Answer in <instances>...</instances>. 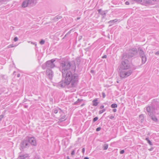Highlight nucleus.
<instances>
[{"label":"nucleus","instance_id":"obj_1","mask_svg":"<svg viewBox=\"0 0 159 159\" xmlns=\"http://www.w3.org/2000/svg\"><path fill=\"white\" fill-rule=\"evenodd\" d=\"M60 66H62V79L60 81V85L64 87L71 83L72 87H75L78 80V75L76 74L72 75L71 71L75 72L76 66L74 61L70 62H64L60 63Z\"/></svg>","mask_w":159,"mask_h":159},{"label":"nucleus","instance_id":"obj_2","mask_svg":"<svg viewBox=\"0 0 159 159\" xmlns=\"http://www.w3.org/2000/svg\"><path fill=\"white\" fill-rule=\"evenodd\" d=\"M127 54H124L122 58V61L120 65V69L128 70L130 67V64L128 60Z\"/></svg>","mask_w":159,"mask_h":159},{"label":"nucleus","instance_id":"obj_3","mask_svg":"<svg viewBox=\"0 0 159 159\" xmlns=\"http://www.w3.org/2000/svg\"><path fill=\"white\" fill-rule=\"evenodd\" d=\"M131 70H124L120 69L119 75L121 78L123 79L130 75L132 73Z\"/></svg>","mask_w":159,"mask_h":159},{"label":"nucleus","instance_id":"obj_4","mask_svg":"<svg viewBox=\"0 0 159 159\" xmlns=\"http://www.w3.org/2000/svg\"><path fill=\"white\" fill-rule=\"evenodd\" d=\"M138 53V51L136 48H132L129 50L128 53H125L127 54V57L128 58L136 56Z\"/></svg>","mask_w":159,"mask_h":159},{"label":"nucleus","instance_id":"obj_5","mask_svg":"<svg viewBox=\"0 0 159 159\" xmlns=\"http://www.w3.org/2000/svg\"><path fill=\"white\" fill-rule=\"evenodd\" d=\"M36 0H25L23 2L22 6L23 7H27L29 4L32 6L36 3Z\"/></svg>","mask_w":159,"mask_h":159},{"label":"nucleus","instance_id":"obj_6","mask_svg":"<svg viewBox=\"0 0 159 159\" xmlns=\"http://www.w3.org/2000/svg\"><path fill=\"white\" fill-rule=\"evenodd\" d=\"M55 61V60L53 59L47 61L45 64L47 69H50L51 68H53L55 66L54 64L53 63Z\"/></svg>","mask_w":159,"mask_h":159},{"label":"nucleus","instance_id":"obj_7","mask_svg":"<svg viewBox=\"0 0 159 159\" xmlns=\"http://www.w3.org/2000/svg\"><path fill=\"white\" fill-rule=\"evenodd\" d=\"M146 110L149 116H151L153 115L154 112V109L151 106L147 107H146Z\"/></svg>","mask_w":159,"mask_h":159},{"label":"nucleus","instance_id":"obj_8","mask_svg":"<svg viewBox=\"0 0 159 159\" xmlns=\"http://www.w3.org/2000/svg\"><path fill=\"white\" fill-rule=\"evenodd\" d=\"M29 143L32 145L35 146L36 145V141L35 138L34 137L29 138L28 140Z\"/></svg>","mask_w":159,"mask_h":159},{"label":"nucleus","instance_id":"obj_9","mask_svg":"<svg viewBox=\"0 0 159 159\" xmlns=\"http://www.w3.org/2000/svg\"><path fill=\"white\" fill-rule=\"evenodd\" d=\"M29 144L28 140H24L20 144L21 147L23 148H26L29 147Z\"/></svg>","mask_w":159,"mask_h":159},{"label":"nucleus","instance_id":"obj_10","mask_svg":"<svg viewBox=\"0 0 159 159\" xmlns=\"http://www.w3.org/2000/svg\"><path fill=\"white\" fill-rule=\"evenodd\" d=\"M47 75L50 79H51L53 76V72L51 69H47Z\"/></svg>","mask_w":159,"mask_h":159},{"label":"nucleus","instance_id":"obj_11","mask_svg":"<svg viewBox=\"0 0 159 159\" xmlns=\"http://www.w3.org/2000/svg\"><path fill=\"white\" fill-rule=\"evenodd\" d=\"M138 52L140 57L145 55L144 52L143 50H142L141 48H139L138 49Z\"/></svg>","mask_w":159,"mask_h":159},{"label":"nucleus","instance_id":"obj_12","mask_svg":"<svg viewBox=\"0 0 159 159\" xmlns=\"http://www.w3.org/2000/svg\"><path fill=\"white\" fill-rule=\"evenodd\" d=\"M98 99L97 98L94 99L93 101V105L94 106H96L98 104V102H97Z\"/></svg>","mask_w":159,"mask_h":159},{"label":"nucleus","instance_id":"obj_13","mask_svg":"<svg viewBox=\"0 0 159 159\" xmlns=\"http://www.w3.org/2000/svg\"><path fill=\"white\" fill-rule=\"evenodd\" d=\"M140 57L142 59V64L145 63L147 61V58L145 55H144V56H142Z\"/></svg>","mask_w":159,"mask_h":159},{"label":"nucleus","instance_id":"obj_14","mask_svg":"<svg viewBox=\"0 0 159 159\" xmlns=\"http://www.w3.org/2000/svg\"><path fill=\"white\" fill-rule=\"evenodd\" d=\"M83 100L82 99H78L75 102L74 104L75 105H79L80 104V103H79V102H81L82 101H83Z\"/></svg>","mask_w":159,"mask_h":159},{"label":"nucleus","instance_id":"obj_15","mask_svg":"<svg viewBox=\"0 0 159 159\" xmlns=\"http://www.w3.org/2000/svg\"><path fill=\"white\" fill-rule=\"evenodd\" d=\"M150 116L151 117V119H152V120H153V121H154L155 122L157 121L158 120H157V118L155 116H153V115L151 116Z\"/></svg>","mask_w":159,"mask_h":159},{"label":"nucleus","instance_id":"obj_16","mask_svg":"<svg viewBox=\"0 0 159 159\" xmlns=\"http://www.w3.org/2000/svg\"><path fill=\"white\" fill-rule=\"evenodd\" d=\"M65 117H66V116L65 115H64L62 117H60V125H61V123H62V122L65 120Z\"/></svg>","mask_w":159,"mask_h":159},{"label":"nucleus","instance_id":"obj_17","mask_svg":"<svg viewBox=\"0 0 159 159\" xmlns=\"http://www.w3.org/2000/svg\"><path fill=\"white\" fill-rule=\"evenodd\" d=\"M27 157V155H24L23 156H20L19 158L18 159H26L25 158Z\"/></svg>","mask_w":159,"mask_h":159},{"label":"nucleus","instance_id":"obj_18","mask_svg":"<svg viewBox=\"0 0 159 159\" xmlns=\"http://www.w3.org/2000/svg\"><path fill=\"white\" fill-rule=\"evenodd\" d=\"M108 148V144L106 143L104 144L103 147V149L104 150H107Z\"/></svg>","mask_w":159,"mask_h":159},{"label":"nucleus","instance_id":"obj_19","mask_svg":"<svg viewBox=\"0 0 159 159\" xmlns=\"http://www.w3.org/2000/svg\"><path fill=\"white\" fill-rule=\"evenodd\" d=\"M139 117L141 119V122L143 121L144 120V116L143 115H140L139 116Z\"/></svg>","mask_w":159,"mask_h":159},{"label":"nucleus","instance_id":"obj_20","mask_svg":"<svg viewBox=\"0 0 159 159\" xmlns=\"http://www.w3.org/2000/svg\"><path fill=\"white\" fill-rule=\"evenodd\" d=\"M145 140L147 141L148 143V144L150 145H152V142L149 140L148 138H146L145 139Z\"/></svg>","mask_w":159,"mask_h":159},{"label":"nucleus","instance_id":"obj_21","mask_svg":"<svg viewBox=\"0 0 159 159\" xmlns=\"http://www.w3.org/2000/svg\"><path fill=\"white\" fill-rule=\"evenodd\" d=\"M111 107L112 108H116L117 107V104H116V103H114V104H112L111 106Z\"/></svg>","mask_w":159,"mask_h":159},{"label":"nucleus","instance_id":"obj_22","mask_svg":"<svg viewBox=\"0 0 159 159\" xmlns=\"http://www.w3.org/2000/svg\"><path fill=\"white\" fill-rule=\"evenodd\" d=\"M106 111V109H103L102 110H100L99 111V114H100Z\"/></svg>","mask_w":159,"mask_h":159},{"label":"nucleus","instance_id":"obj_23","mask_svg":"<svg viewBox=\"0 0 159 159\" xmlns=\"http://www.w3.org/2000/svg\"><path fill=\"white\" fill-rule=\"evenodd\" d=\"M45 42V41L44 40L42 39L39 42V43L41 45H43L44 43Z\"/></svg>","mask_w":159,"mask_h":159},{"label":"nucleus","instance_id":"obj_24","mask_svg":"<svg viewBox=\"0 0 159 159\" xmlns=\"http://www.w3.org/2000/svg\"><path fill=\"white\" fill-rule=\"evenodd\" d=\"M98 119V117H94V118H93V122H95Z\"/></svg>","mask_w":159,"mask_h":159},{"label":"nucleus","instance_id":"obj_25","mask_svg":"<svg viewBox=\"0 0 159 159\" xmlns=\"http://www.w3.org/2000/svg\"><path fill=\"white\" fill-rule=\"evenodd\" d=\"M15 46L13 45H12V44H11V45H8V46H7V48H12V47H14Z\"/></svg>","mask_w":159,"mask_h":159},{"label":"nucleus","instance_id":"obj_26","mask_svg":"<svg viewBox=\"0 0 159 159\" xmlns=\"http://www.w3.org/2000/svg\"><path fill=\"white\" fill-rule=\"evenodd\" d=\"M115 20H110L108 22V23L109 24H111L112 23H115V22H116V21H115Z\"/></svg>","mask_w":159,"mask_h":159},{"label":"nucleus","instance_id":"obj_27","mask_svg":"<svg viewBox=\"0 0 159 159\" xmlns=\"http://www.w3.org/2000/svg\"><path fill=\"white\" fill-rule=\"evenodd\" d=\"M101 128L100 127H98L96 129V131H97V132L101 130Z\"/></svg>","mask_w":159,"mask_h":159},{"label":"nucleus","instance_id":"obj_28","mask_svg":"<svg viewBox=\"0 0 159 159\" xmlns=\"http://www.w3.org/2000/svg\"><path fill=\"white\" fill-rule=\"evenodd\" d=\"M102 97L103 98H105V97L106 95H105V93L104 92H102Z\"/></svg>","mask_w":159,"mask_h":159},{"label":"nucleus","instance_id":"obj_29","mask_svg":"<svg viewBox=\"0 0 159 159\" xmlns=\"http://www.w3.org/2000/svg\"><path fill=\"white\" fill-rule=\"evenodd\" d=\"M18 40V38L17 37H15L14 39V40L15 42L17 41Z\"/></svg>","mask_w":159,"mask_h":159},{"label":"nucleus","instance_id":"obj_30","mask_svg":"<svg viewBox=\"0 0 159 159\" xmlns=\"http://www.w3.org/2000/svg\"><path fill=\"white\" fill-rule=\"evenodd\" d=\"M125 151L124 150H122L120 152V153L121 154H122L124 153Z\"/></svg>","mask_w":159,"mask_h":159},{"label":"nucleus","instance_id":"obj_31","mask_svg":"<svg viewBox=\"0 0 159 159\" xmlns=\"http://www.w3.org/2000/svg\"><path fill=\"white\" fill-rule=\"evenodd\" d=\"M75 151L74 150H73L72 151L71 153V154L72 155H74L75 154Z\"/></svg>","mask_w":159,"mask_h":159},{"label":"nucleus","instance_id":"obj_32","mask_svg":"<svg viewBox=\"0 0 159 159\" xmlns=\"http://www.w3.org/2000/svg\"><path fill=\"white\" fill-rule=\"evenodd\" d=\"M28 42L30 43V42ZM31 44H33V45H35V46H36L37 45L36 43H34V42H31Z\"/></svg>","mask_w":159,"mask_h":159},{"label":"nucleus","instance_id":"obj_33","mask_svg":"<svg viewBox=\"0 0 159 159\" xmlns=\"http://www.w3.org/2000/svg\"><path fill=\"white\" fill-rule=\"evenodd\" d=\"M85 149L84 148H83L82 149V152L83 154H84L85 152Z\"/></svg>","mask_w":159,"mask_h":159},{"label":"nucleus","instance_id":"obj_34","mask_svg":"<svg viewBox=\"0 0 159 159\" xmlns=\"http://www.w3.org/2000/svg\"><path fill=\"white\" fill-rule=\"evenodd\" d=\"M114 117V116H110L109 117V118L111 119H113Z\"/></svg>","mask_w":159,"mask_h":159},{"label":"nucleus","instance_id":"obj_35","mask_svg":"<svg viewBox=\"0 0 159 159\" xmlns=\"http://www.w3.org/2000/svg\"><path fill=\"white\" fill-rule=\"evenodd\" d=\"M3 116L2 115H1L0 116V121H1L2 119L3 118Z\"/></svg>","mask_w":159,"mask_h":159},{"label":"nucleus","instance_id":"obj_36","mask_svg":"<svg viewBox=\"0 0 159 159\" xmlns=\"http://www.w3.org/2000/svg\"><path fill=\"white\" fill-rule=\"evenodd\" d=\"M104 107V105H101L99 107V108L100 109H102Z\"/></svg>","mask_w":159,"mask_h":159},{"label":"nucleus","instance_id":"obj_37","mask_svg":"<svg viewBox=\"0 0 159 159\" xmlns=\"http://www.w3.org/2000/svg\"><path fill=\"white\" fill-rule=\"evenodd\" d=\"M107 57V56L106 55H104L102 57V58H106Z\"/></svg>","mask_w":159,"mask_h":159},{"label":"nucleus","instance_id":"obj_38","mask_svg":"<svg viewBox=\"0 0 159 159\" xmlns=\"http://www.w3.org/2000/svg\"><path fill=\"white\" fill-rule=\"evenodd\" d=\"M112 111L114 112H116L117 111V110L116 109L114 108L112 110Z\"/></svg>","mask_w":159,"mask_h":159},{"label":"nucleus","instance_id":"obj_39","mask_svg":"<svg viewBox=\"0 0 159 159\" xmlns=\"http://www.w3.org/2000/svg\"><path fill=\"white\" fill-rule=\"evenodd\" d=\"M155 54L156 55H159V51H158L157 52H155Z\"/></svg>","mask_w":159,"mask_h":159},{"label":"nucleus","instance_id":"obj_40","mask_svg":"<svg viewBox=\"0 0 159 159\" xmlns=\"http://www.w3.org/2000/svg\"><path fill=\"white\" fill-rule=\"evenodd\" d=\"M58 112V111L57 110H55L54 111V113H57Z\"/></svg>","mask_w":159,"mask_h":159},{"label":"nucleus","instance_id":"obj_41","mask_svg":"<svg viewBox=\"0 0 159 159\" xmlns=\"http://www.w3.org/2000/svg\"><path fill=\"white\" fill-rule=\"evenodd\" d=\"M125 4H126V5H129V2H128V1L126 2H125Z\"/></svg>","mask_w":159,"mask_h":159},{"label":"nucleus","instance_id":"obj_42","mask_svg":"<svg viewBox=\"0 0 159 159\" xmlns=\"http://www.w3.org/2000/svg\"><path fill=\"white\" fill-rule=\"evenodd\" d=\"M60 114L62 115V113H63V112H62V111L60 109Z\"/></svg>","mask_w":159,"mask_h":159},{"label":"nucleus","instance_id":"obj_43","mask_svg":"<svg viewBox=\"0 0 159 159\" xmlns=\"http://www.w3.org/2000/svg\"><path fill=\"white\" fill-rule=\"evenodd\" d=\"M20 76V74H18L17 75V77H19Z\"/></svg>","mask_w":159,"mask_h":159},{"label":"nucleus","instance_id":"obj_44","mask_svg":"<svg viewBox=\"0 0 159 159\" xmlns=\"http://www.w3.org/2000/svg\"><path fill=\"white\" fill-rule=\"evenodd\" d=\"M84 159H89L88 157H85Z\"/></svg>","mask_w":159,"mask_h":159},{"label":"nucleus","instance_id":"obj_45","mask_svg":"<svg viewBox=\"0 0 159 159\" xmlns=\"http://www.w3.org/2000/svg\"><path fill=\"white\" fill-rule=\"evenodd\" d=\"M152 148H150V149H148V150L149 151H152Z\"/></svg>","mask_w":159,"mask_h":159},{"label":"nucleus","instance_id":"obj_46","mask_svg":"<svg viewBox=\"0 0 159 159\" xmlns=\"http://www.w3.org/2000/svg\"><path fill=\"white\" fill-rule=\"evenodd\" d=\"M57 18L56 19V18H55V19H59V18H58V17H59V16H57Z\"/></svg>","mask_w":159,"mask_h":159},{"label":"nucleus","instance_id":"obj_47","mask_svg":"<svg viewBox=\"0 0 159 159\" xmlns=\"http://www.w3.org/2000/svg\"><path fill=\"white\" fill-rule=\"evenodd\" d=\"M67 159H70V158H69V157H67Z\"/></svg>","mask_w":159,"mask_h":159},{"label":"nucleus","instance_id":"obj_48","mask_svg":"<svg viewBox=\"0 0 159 159\" xmlns=\"http://www.w3.org/2000/svg\"><path fill=\"white\" fill-rule=\"evenodd\" d=\"M84 105V104H82V105H81V106H83Z\"/></svg>","mask_w":159,"mask_h":159},{"label":"nucleus","instance_id":"obj_49","mask_svg":"<svg viewBox=\"0 0 159 159\" xmlns=\"http://www.w3.org/2000/svg\"><path fill=\"white\" fill-rule=\"evenodd\" d=\"M152 0V1H156V0Z\"/></svg>","mask_w":159,"mask_h":159},{"label":"nucleus","instance_id":"obj_50","mask_svg":"<svg viewBox=\"0 0 159 159\" xmlns=\"http://www.w3.org/2000/svg\"><path fill=\"white\" fill-rule=\"evenodd\" d=\"M16 72L15 71H14V72H13V74H14V73H15Z\"/></svg>","mask_w":159,"mask_h":159},{"label":"nucleus","instance_id":"obj_51","mask_svg":"<svg viewBox=\"0 0 159 159\" xmlns=\"http://www.w3.org/2000/svg\"><path fill=\"white\" fill-rule=\"evenodd\" d=\"M42 68H43V69H45V68H44L43 67V66L42 67Z\"/></svg>","mask_w":159,"mask_h":159},{"label":"nucleus","instance_id":"obj_52","mask_svg":"<svg viewBox=\"0 0 159 159\" xmlns=\"http://www.w3.org/2000/svg\"><path fill=\"white\" fill-rule=\"evenodd\" d=\"M93 70H92L91 71V72L92 73V72H93Z\"/></svg>","mask_w":159,"mask_h":159},{"label":"nucleus","instance_id":"obj_53","mask_svg":"<svg viewBox=\"0 0 159 159\" xmlns=\"http://www.w3.org/2000/svg\"><path fill=\"white\" fill-rule=\"evenodd\" d=\"M100 10H98V11H99H99H100Z\"/></svg>","mask_w":159,"mask_h":159}]
</instances>
